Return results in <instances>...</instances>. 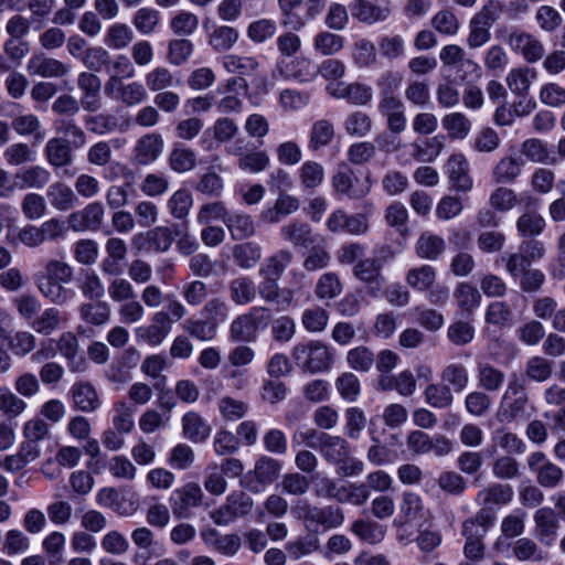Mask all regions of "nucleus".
<instances>
[{"label":"nucleus","mask_w":565,"mask_h":565,"mask_svg":"<svg viewBox=\"0 0 565 565\" xmlns=\"http://www.w3.org/2000/svg\"><path fill=\"white\" fill-rule=\"evenodd\" d=\"M270 323L269 310L265 307H252L237 316L230 324V339L233 342L252 343Z\"/></svg>","instance_id":"f257e3e1"},{"label":"nucleus","mask_w":565,"mask_h":565,"mask_svg":"<svg viewBox=\"0 0 565 565\" xmlns=\"http://www.w3.org/2000/svg\"><path fill=\"white\" fill-rule=\"evenodd\" d=\"M529 395L524 383L516 376H512L507 385L495 417L499 423L509 424L526 414Z\"/></svg>","instance_id":"f03ea898"},{"label":"nucleus","mask_w":565,"mask_h":565,"mask_svg":"<svg viewBox=\"0 0 565 565\" xmlns=\"http://www.w3.org/2000/svg\"><path fill=\"white\" fill-rule=\"evenodd\" d=\"M291 358L297 366L309 373L327 371L332 362L328 347L316 340L296 344Z\"/></svg>","instance_id":"7ed1b4c3"},{"label":"nucleus","mask_w":565,"mask_h":565,"mask_svg":"<svg viewBox=\"0 0 565 565\" xmlns=\"http://www.w3.org/2000/svg\"><path fill=\"white\" fill-rule=\"evenodd\" d=\"M204 499L203 490L196 482H186L175 489L169 503L172 514L177 519H190L193 515V509L199 508Z\"/></svg>","instance_id":"20e7f679"},{"label":"nucleus","mask_w":565,"mask_h":565,"mask_svg":"<svg viewBox=\"0 0 565 565\" xmlns=\"http://www.w3.org/2000/svg\"><path fill=\"white\" fill-rule=\"evenodd\" d=\"M512 52L521 55L527 63H536L545 55L543 42L534 34L521 29H513L505 38Z\"/></svg>","instance_id":"39448f33"},{"label":"nucleus","mask_w":565,"mask_h":565,"mask_svg":"<svg viewBox=\"0 0 565 565\" xmlns=\"http://www.w3.org/2000/svg\"><path fill=\"white\" fill-rule=\"evenodd\" d=\"M527 467L535 475L536 482L545 489H554L564 480V471L552 462L544 452L535 451L527 457Z\"/></svg>","instance_id":"423d86ee"},{"label":"nucleus","mask_w":565,"mask_h":565,"mask_svg":"<svg viewBox=\"0 0 565 565\" xmlns=\"http://www.w3.org/2000/svg\"><path fill=\"white\" fill-rule=\"evenodd\" d=\"M331 183L337 195L350 200L365 198L372 188L369 178L361 180L349 168L339 169L332 175Z\"/></svg>","instance_id":"0eeeda50"},{"label":"nucleus","mask_w":565,"mask_h":565,"mask_svg":"<svg viewBox=\"0 0 565 565\" xmlns=\"http://www.w3.org/2000/svg\"><path fill=\"white\" fill-rule=\"evenodd\" d=\"M383 264L377 257H363L353 266V276L365 285L366 294L373 298L382 295L385 278Z\"/></svg>","instance_id":"6e6552de"},{"label":"nucleus","mask_w":565,"mask_h":565,"mask_svg":"<svg viewBox=\"0 0 565 565\" xmlns=\"http://www.w3.org/2000/svg\"><path fill=\"white\" fill-rule=\"evenodd\" d=\"M105 95L126 107H135L142 104L147 97V88L138 81L125 82L116 79L109 85H104Z\"/></svg>","instance_id":"1a4fd4ad"},{"label":"nucleus","mask_w":565,"mask_h":565,"mask_svg":"<svg viewBox=\"0 0 565 565\" xmlns=\"http://www.w3.org/2000/svg\"><path fill=\"white\" fill-rule=\"evenodd\" d=\"M349 9L354 20L367 25L385 22L392 15V6L388 1L379 4L371 0H353Z\"/></svg>","instance_id":"9d476101"},{"label":"nucleus","mask_w":565,"mask_h":565,"mask_svg":"<svg viewBox=\"0 0 565 565\" xmlns=\"http://www.w3.org/2000/svg\"><path fill=\"white\" fill-rule=\"evenodd\" d=\"M533 522L536 540L545 546H552L561 526L557 512L550 507L540 508L534 512Z\"/></svg>","instance_id":"9b49d317"},{"label":"nucleus","mask_w":565,"mask_h":565,"mask_svg":"<svg viewBox=\"0 0 565 565\" xmlns=\"http://www.w3.org/2000/svg\"><path fill=\"white\" fill-rule=\"evenodd\" d=\"M105 217V207L98 202H92L84 209L73 212L68 215L70 227L75 232L98 231L102 227Z\"/></svg>","instance_id":"f8f14e48"},{"label":"nucleus","mask_w":565,"mask_h":565,"mask_svg":"<svg viewBox=\"0 0 565 565\" xmlns=\"http://www.w3.org/2000/svg\"><path fill=\"white\" fill-rule=\"evenodd\" d=\"M152 323L138 327L135 330V337L138 342H145L151 347L160 345L171 332L169 315L163 311L153 313Z\"/></svg>","instance_id":"ddd939ff"},{"label":"nucleus","mask_w":565,"mask_h":565,"mask_svg":"<svg viewBox=\"0 0 565 565\" xmlns=\"http://www.w3.org/2000/svg\"><path fill=\"white\" fill-rule=\"evenodd\" d=\"M164 141L160 134H146L137 140L131 160L136 166H148L161 156Z\"/></svg>","instance_id":"4468645a"},{"label":"nucleus","mask_w":565,"mask_h":565,"mask_svg":"<svg viewBox=\"0 0 565 565\" xmlns=\"http://www.w3.org/2000/svg\"><path fill=\"white\" fill-rule=\"evenodd\" d=\"M300 207L299 200L288 193H280L271 206L263 209L258 222L263 225H276L285 217L296 213Z\"/></svg>","instance_id":"2eb2a0df"},{"label":"nucleus","mask_w":565,"mask_h":565,"mask_svg":"<svg viewBox=\"0 0 565 565\" xmlns=\"http://www.w3.org/2000/svg\"><path fill=\"white\" fill-rule=\"evenodd\" d=\"M279 234L284 242L289 243L294 247L301 248H309L319 237L310 224L299 220L284 224L279 230Z\"/></svg>","instance_id":"dca6fc26"},{"label":"nucleus","mask_w":565,"mask_h":565,"mask_svg":"<svg viewBox=\"0 0 565 565\" xmlns=\"http://www.w3.org/2000/svg\"><path fill=\"white\" fill-rule=\"evenodd\" d=\"M446 168L451 189L462 193L472 189L473 181L469 173V162L462 153L451 154Z\"/></svg>","instance_id":"f3484780"},{"label":"nucleus","mask_w":565,"mask_h":565,"mask_svg":"<svg viewBox=\"0 0 565 565\" xmlns=\"http://www.w3.org/2000/svg\"><path fill=\"white\" fill-rule=\"evenodd\" d=\"M26 71L30 75L44 78H58L66 76L71 71V67L54 57H50L44 54H36L28 61Z\"/></svg>","instance_id":"a211bd4d"},{"label":"nucleus","mask_w":565,"mask_h":565,"mask_svg":"<svg viewBox=\"0 0 565 565\" xmlns=\"http://www.w3.org/2000/svg\"><path fill=\"white\" fill-rule=\"evenodd\" d=\"M514 491L510 484L497 482L481 489L477 493L476 502L479 507H487L495 511L511 503Z\"/></svg>","instance_id":"6ab92c4d"},{"label":"nucleus","mask_w":565,"mask_h":565,"mask_svg":"<svg viewBox=\"0 0 565 565\" xmlns=\"http://www.w3.org/2000/svg\"><path fill=\"white\" fill-rule=\"evenodd\" d=\"M73 145L64 137H53L44 146L43 153L46 162L54 169L68 167L73 163Z\"/></svg>","instance_id":"aec40b11"},{"label":"nucleus","mask_w":565,"mask_h":565,"mask_svg":"<svg viewBox=\"0 0 565 565\" xmlns=\"http://www.w3.org/2000/svg\"><path fill=\"white\" fill-rule=\"evenodd\" d=\"M182 435L193 444L205 443L212 433L207 420L198 412H186L181 418Z\"/></svg>","instance_id":"412c9836"},{"label":"nucleus","mask_w":565,"mask_h":565,"mask_svg":"<svg viewBox=\"0 0 565 565\" xmlns=\"http://www.w3.org/2000/svg\"><path fill=\"white\" fill-rule=\"evenodd\" d=\"M523 160L519 156H504L492 168L491 178L497 184H512L522 172Z\"/></svg>","instance_id":"4be33fe9"},{"label":"nucleus","mask_w":565,"mask_h":565,"mask_svg":"<svg viewBox=\"0 0 565 565\" xmlns=\"http://www.w3.org/2000/svg\"><path fill=\"white\" fill-rule=\"evenodd\" d=\"M322 438L323 441L318 445V451L328 463L339 466L351 454L350 444L343 437L328 434Z\"/></svg>","instance_id":"5701e85b"},{"label":"nucleus","mask_w":565,"mask_h":565,"mask_svg":"<svg viewBox=\"0 0 565 565\" xmlns=\"http://www.w3.org/2000/svg\"><path fill=\"white\" fill-rule=\"evenodd\" d=\"M51 180V172L42 166H29L14 174L15 189H43Z\"/></svg>","instance_id":"b1692460"},{"label":"nucleus","mask_w":565,"mask_h":565,"mask_svg":"<svg viewBox=\"0 0 565 565\" xmlns=\"http://www.w3.org/2000/svg\"><path fill=\"white\" fill-rule=\"evenodd\" d=\"M74 407L84 413H90L99 407L97 391L88 382L75 383L71 388Z\"/></svg>","instance_id":"393cba45"},{"label":"nucleus","mask_w":565,"mask_h":565,"mask_svg":"<svg viewBox=\"0 0 565 565\" xmlns=\"http://www.w3.org/2000/svg\"><path fill=\"white\" fill-rule=\"evenodd\" d=\"M230 299L236 306H246L256 299L257 288L254 280L247 276H241L228 282Z\"/></svg>","instance_id":"a878e982"},{"label":"nucleus","mask_w":565,"mask_h":565,"mask_svg":"<svg viewBox=\"0 0 565 565\" xmlns=\"http://www.w3.org/2000/svg\"><path fill=\"white\" fill-rule=\"evenodd\" d=\"M295 259L294 253L288 248H280L269 255L259 268V275L280 279Z\"/></svg>","instance_id":"bb28decb"},{"label":"nucleus","mask_w":565,"mask_h":565,"mask_svg":"<svg viewBox=\"0 0 565 565\" xmlns=\"http://www.w3.org/2000/svg\"><path fill=\"white\" fill-rule=\"evenodd\" d=\"M134 36V31L128 24L115 22L106 29L103 42L110 50L121 51L132 43Z\"/></svg>","instance_id":"cd10ccee"},{"label":"nucleus","mask_w":565,"mask_h":565,"mask_svg":"<svg viewBox=\"0 0 565 565\" xmlns=\"http://www.w3.org/2000/svg\"><path fill=\"white\" fill-rule=\"evenodd\" d=\"M234 241H243L255 235L256 226L253 217L244 212L230 213L225 223Z\"/></svg>","instance_id":"c85d7f7f"},{"label":"nucleus","mask_w":565,"mask_h":565,"mask_svg":"<svg viewBox=\"0 0 565 565\" xmlns=\"http://www.w3.org/2000/svg\"><path fill=\"white\" fill-rule=\"evenodd\" d=\"M477 380L478 385L486 392L499 391L505 380V374L500 369L489 362H477Z\"/></svg>","instance_id":"c756f323"},{"label":"nucleus","mask_w":565,"mask_h":565,"mask_svg":"<svg viewBox=\"0 0 565 565\" xmlns=\"http://www.w3.org/2000/svg\"><path fill=\"white\" fill-rule=\"evenodd\" d=\"M536 78V71L527 66L512 68L505 82L509 89L519 97H525L529 94L533 81Z\"/></svg>","instance_id":"7c9ffc66"},{"label":"nucleus","mask_w":565,"mask_h":565,"mask_svg":"<svg viewBox=\"0 0 565 565\" xmlns=\"http://www.w3.org/2000/svg\"><path fill=\"white\" fill-rule=\"evenodd\" d=\"M446 249L445 241L441 236L430 232L423 233L415 245L416 255L419 258L436 260Z\"/></svg>","instance_id":"2f4dec72"},{"label":"nucleus","mask_w":565,"mask_h":565,"mask_svg":"<svg viewBox=\"0 0 565 565\" xmlns=\"http://www.w3.org/2000/svg\"><path fill=\"white\" fill-rule=\"evenodd\" d=\"M168 163L170 169L177 173L189 172L196 166V154L191 148L182 143H174L168 156Z\"/></svg>","instance_id":"473e14b6"},{"label":"nucleus","mask_w":565,"mask_h":565,"mask_svg":"<svg viewBox=\"0 0 565 565\" xmlns=\"http://www.w3.org/2000/svg\"><path fill=\"white\" fill-rule=\"evenodd\" d=\"M51 205L58 211H68L75 207L77 196L74 191L63 182H54L47 189Z\"/></svg>","instance_id":"72a5a7b5"},{"label":"nucleus","mask_w":565,"mask_h":565,"mask_svg":"<svg viewBox=\"0 0 565 565\" xmlns=\"http://www.w3.org/2000/svg\"><path fill=\"white\" fill-rule=\"evenodd\" d=\"M34 281L41 295L54 305H64L73 296V291L65 287L66 284L52 281L35 276Z\"/></svg>","instance_id":"f704fd0d"},{"label":"nucleus","mask_w":565,"mask_h":565,"mask_svg":"<svg viewBox=\"0 0 565 565\" xmlns=\"http://www.w3.org/2000/svg\"><path fill=\"white\" fill-rule=\"evenodd\" d=\"M87 130L98 136L110 135L121 129L118 118L108 113H98L84 117Z\"/></svg>","instance_id":"c9c22d12"},{"label":"nucleus","mask_w":565,"mask_h":565,"mask_svg":"<svg viewBox=\"0 0 565 565\" xmlns=\"http://www.w3.org/2000/svg\"><path fill=\"white\" fill-rule=\"evenodd\" d=\"M441 381L456 393L463 392L469 384V372L467 367L459 362L447 364L441 373Z\"/></svg>","instance_id":"e433bc0d"},{"label":"nucleus","mask_w":565,"mask_h":565,"mask_svg":"<svg viewBox=\"0 0 565 565\" xmlns=\"http://www.w3.org/2000/svg\"><path fill=\"white\" fill-rule=\"evenodd\" d=\"M351 531L361 541L372 545L382 542L386 533L384 525L372 520L363 519L355 520L351 525Z\"/></svg>","instance_id":"4c0bfd02"},{"label":"nucleus","mask_w":565,"mask_h":565,"mask_svg":"<svg viewBox=\"0 0 565 565\" xmlns=\"http://www.w3.org/2000/svg\"><path fill=\"white\" fill-rule=\"evenodd\" d=\"M512 555L519 562H543L546 553L530 537H519L513 542Z\"/></svg>","instance_id":"58836bf2"},{"label":"nucleus","mask_w":565,"mask_h":565,"mask_svg":"<svg viewBox=\"0 0 565 565\" xmlns=\"http://www.w3.org/2000/svg\"><path fill=\"white\" fill-rule=\"evenodd\" d=\"M471 522L462 523V535L466 539L463 554L470 561H481L484 557L486 545L483 543V533H473Z\"/></svg>","instance_id":"ea45409f"},{"label":"nucleus","mask_w":565,"mask_h":565,"mask_svg":"<svg viewBox=\"0 0 565 565\" xmlns=\"http://www.w3.org/2000/svg\"><path fill=\"white\" fill-rule=\"evenodd\" d=\"M298 179L305 191L312 192L322 184L324 180V169L319 162L307 160L298 170Z\"/></svg>","instance_id":"a19ab883"},{"label":"nucleus","mask_w":565,"mask_h":565,"mask_svg":"<svg viewBox=\"0 0 565 565\" xmlns=\"http://www.w3.org/2000/svg\"><path fill=\"white\" fill-rule=\"evenodd\" d=\"M12 129L19 136H33L36 141H42L45 138V131L39 117L34 114L19 115L11 121Z\"/></svg>","instance_id":"79ce46f5"},{"label":"nucleus","mask_w":565,"mask_h":565,"mask_svg":"<svg viewBox=\"0 0 565 565\" xmlns=\"http://www.w3.org/2000/svg\"><path fill=\"white\" fill-rule=\"evenodd\" d=\"M425 402L433 408L445 409L454 403L451 388L445 383H430L424 390Z\"/></svg>","instance_id":"37998d69"},{"label":"nucleus","mask_w":565,"mask_h":565,"mask_svg":"<svg viewBox=\"0 0 565 565\" xmlns=\"http://www.w3.org/2000/svg\"><path fill=\"white\" fill-rule=\"evenodd\" d=\"M146 88L150 92H160L179 85L173 73L166 66H157L145 75Z\"/></svg>","instance_id":"c03bdc74"},{"label":"nucleus","mask_w":565,"mask_h":565,"mask_svg":"<svg viewBox=\"0 0 565 565\" xmlns=\"http://www.w3.org/2000/svg\"><path fill=\"white\" fill-rule=\"evenodd\" d=\"M444 145L445 137L441 135L426 139L423 145L414 142L412 156L418 162H433L441 153Z\"/></svg>","instance_id":"a18cd8bd"},{"label":"nucleus","mask_w":565,"mask_h":565,"mask_svg":"<svg viewBox=\"0 0 565 565\" xmlns=\"http://www.w3.org/2000/svg\"><path fill=\"white\" fill-rule=\"evenodd\" d=\"M34 276L67 285L74 278V270L73 267L65 262L50 259L46 262L44 268Z\"/></svg>","instance_id":"49530a36"},{"label":"nucleus","mask_w":565,"mask_h":565,"mask_svg":"<svg viewBox=\"0 0 565 565\" xmlns=\"http://www.w3.org/2000/svg\"><path fill=\"white\" fill-rule=\"evenodd\" d=\"M333 96L347 99L350 104L364 106L373 98L372 87L362 83H351L333 93Z\"/></svg>","instance_id":"de8ad7c7"},{"label":"nucleus","mask_w":565,"mask_h":565,"mask_svg":"<svg viewBox=\"0 0 565 565\" xmlns=\"http://www.w3.org/2000/svg\"><path fill=\"white\" fill-rule=\"evenodd\" d=\"M313 49L323 56L335 55L344 46V38L330 31L318 32L312 40Z\"/></svg>","instance_id":"09e8293b"},{"label":"nucleus","mask_w":565,"mask_h":565,"mask_svg":"<svg viewBox=\"0 0 565 565\" xmlns=\"http://www.w3.org/2000/svg\"><path fill=\"white\" fill-rule=\"evenodd\" d=\"M333 137V124L327 119L317 120L311 127L308 148L312 151H318L321 148L329 146L332 142Z\"/></svg>","instance_id":"8fccbe9b"},{"label":"nucleus","mask_w":565,"mask_h":565,"mask_svg":"<svg viewBox=\"0 0 565 565\" xmlns=\"http://www.w3.org/2000/svg\"><path fill=\"white\" fill-rule=\"evenodd\" d=\"M233 258L241 268H253L262 258V247L254 242L237 244L233 247Z\"/></svg>","instance_id":"3c124183"},{"label":"nucleus","mask_w":565,"mask_h":565,"mask_svg":"<svg viewBox=\"0 0 565 565\" xmlns=\"http://www.w3.org/2000/svg\"><path fill=\"white\" fill-rule=\"evenodd\" d=\"M441 124L451 139H463L471 130L470 119L462 113L455 111L443 117Z\"/></svg>","instance_id":"603ef678"},{"label":"nucleus","mask_w":565,"mask_h":565,"mask_svg":"<svg viewBox=\"0 0 565 565\" xmlns=\"http://www.w3.org/2000/svg\"><path fill=\"white\" fill-rule=\"evenodd\" d=\"M239 38L238 31L228 25L215 28L209 36V44L215 52H226L231 50Z\"/></svg>","instance_id":"864d4df0"},{"label":"nucleus","mask_w":565,"mask_h":565,"mask_svg":"<svg viewBox=\"0 0 565 565\" xmlns=\"http://www.w3.org/2000/svg\"><path fill=\"white\" fill-rule=\"evenodd\" d=\"M222 64L228 73H237L239 75H252L259 67V62L256 57L237 54L225 55Z\"/></svg>","instance_id":"5fc2aeb1"},{"label":"nucleus","mask_w":565,"mask_h":565,"mask_svg":"<svg viewBox=\"0 0 565 565\" xmlns=\"http://www.w3.org/2000/svg\"><path fill=\"white\" fill-rule=\"evenodd\" d=\"M193 205V198L189 190H177L167 201V207L171 216L175 220L188 217Z\"/></svg>","instance_id":"6e6d98bb"},{"label":"nucleus","mask_w":565,"mask_h":565,"mask_svg":"<svg viewBox=\"0 0 565 565\" xmlns=\"http://www.w3.org/2000/svg\"><path fill=\"white\" fill-rule=\"evenodd\" d=\"M3 159L11 167L31 163L35 160V151L25 142H15L3 151Z\"/></svg>","instance_id":"4d7b16f0"},{"label":"nucleus","mask_w":565,"mask_h":565,"mask_svg":"<svg viewBox=\"0 0 565 565\" xmlns=\"http://www.w3.org/2000/svg\"><path fill=\"white\" fill-rule=\"evenodd\" d=\"M343 286L335 273L322 274L317 280L315 295L320 300L333 299L342 292Z\"/></svg>","instance_id":"13d9d810"},{"label":"nucleus","mask_w":565,"mask_h":565,"mask_svg":"<svg viewBox=\"0 0 565 565\" xmlns=\"http://www.w3.org/2000/svg\"><path fill=\"white\" fill-rule=\"evenodd\" d=\"M193 43L188 39H173L168 42L167 61L172 66L183 65L192 55Z\"/></svg>","instance_id":"bf43d9fd"},{"label":"nucleus","mask_w":565,"mask_h":565,"mask_svg":"<svg viewBox=\"0 0 565 565\" xmlns=\"http://www.w3.org/2000/svg\"><path fill=\"white\" fill-rule=\"evenodd\" d=\"M78 311L81 318L93 326H103L110 318L109 306L102 301L83 303Z\"/></svg>","instance_id":"052dcab7"},{"label":"nucleus","mask_w":565,"mask_h":565,"mask_svg":"<svg viewBox=\"0 0 565 565\" xmlns=\"http://www.w3.org/2000/svg\"><path fill=\"white\" fill-rule=\"evenodd\" d=\"M280 470L281 465L278 460L262 456L255 463L254 476L259 483L270 484L278 478Z\"/></svg>","instance_id":"680f3d73"},{"label":"nucleus","mask_w":565,"mask_h":565,"mask_svg":"<svg viewBox=\"0 0 565 565\" xmlns=\"http://www.w3.org/2000/svg\"><path fill=\"white\" fill-rule=\"evenodd\" d=\"M526 512L522 509H515L511 513L503 516L500 530L505 539H515L521 536L525 531Z\"/></svg>","instance_id":"e2e57ef3"},{"label":"nucleus","mask_w":565,"mask_h":565,"mask_svg":"<svg viewBox=\"0 0 565 565\" xmlns=\"http://www.w3.org/2000/svg\"><path fill=\"white\" fill-rule=\"evenodd\" d=\"M28 404L15 395L10 388L0 387V412L8 418L19 417L25 409Z\"/></svg>","instance_id":"0e129e2a"},{"label":"nucleus","mask_w":565,"mask_h":565,"mask_svg":"<svg viewBox=\"0 0 565 565\" xmlns=\"http://www.w3.org/2000/svg\"><path fill=\"white\" fill-rule=\"evenodd\" d=\"M55 129L73 145L74 149H81L87 143L86 132L74 119L58 120Z\"/></svg>","instance_id":"69168bd1"},{"label":"nucleus","mask_w":565,"mask_h":565,"mask_svg":"<svg viewBox=\"0 0 565 565\" xmlns=\"http://www.w3.org/2000/svg\"><path fill=\"white\" fill-rule=\"evenodd\" d=\"M230 305L228 302L221 298L214 297L205 301L202 307L201 313L211 322H213L216 327L218 324L224 323L230 318Z\"/></svg>","instance_id":"338daca9"},{"label":"nucleus","mask_w":565,"mask_h":565,"mask_svg":"<svg viewBox=\"0 0 565 565\" xmlns=\"http://www.w3.org/2000/svg\"><path fill=\"white\" fill-rule=\"evenodd\" d=\"M62 313L56 308H47L31 323L32 329L43 335H50L60 328Z\"/></svg>","instance_id":"774afa93"}]
</instances>
